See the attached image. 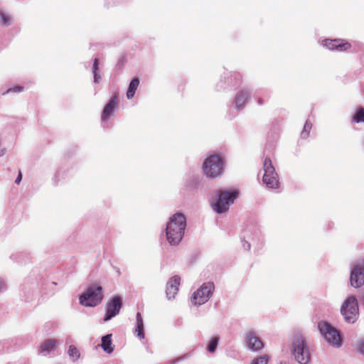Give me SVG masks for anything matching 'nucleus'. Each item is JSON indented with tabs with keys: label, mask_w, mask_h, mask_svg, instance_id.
<instances>
[{
	"label": "nucleus",
	"mask_w": 364,
	"mask_h": 364,
	"mask_svg": "<svg viewBox=\"0 0 364 364\" xmlns=\"http://www.w3.org/2000/svg\"><path fill=\"white\" fill-rule=\"evenodd\" d=\"M257 102L259 105H262L263 104V100L262 98H259L258 100H257Z\"/></svg>",
	"instance_id": "nucleus-33"
},
{
	"label": "nucleus",
	"mask_w": 364,
	"mask_h": 364,
	"mask_svg": "<svg viewBox=\"0 0 364 364\" xmlns=\"http://www.w3.org/2000/svg\"><path fill=\"white\" fill-rule=\"evenodd\" d=\"M214 289V284L212 282L203 284L192 296L191 301L194 305L205 304L210 297Z\"/></svg>",
	"instance_id": "nucleus-9"
},
{
	"label": "nucleus",
	"mask_w": 364,
	"mask_h": 364,
	"mask_svg": "<svg viewBox=\"0 0 364 364\" xmlns=\"http://www.w3.org/2000/svg\"><path fill=\"white\" fill-rule=\"evenodd\" d=\"M237 196V193L236 191H220L218 194V198L214 204L215 210L218 213L226 212Z\"/></svg>",
	"instance_id": "nucleus-8"
},
{
	"label": "nucleus",
	"mask_w": 364,
	"mask_h": 364,
	"mask_svg": "<svg viewBox=\"0 0 364 364\" xmlns=\"http://www.w3.org/2000/svg\"><path fill=\"white\" fill-rule=\"evenodd\" d=\"M318 327L328 343L336 347H339L341 345V337L336 329L326 322L319 323Z\"/></svg>",
	"instance_id": "nucleus-7"
},
{
	"label": "nucleus",
	"mask_w": 364,
	"mask_h": 364,
	"mask_svg": "<svg viewBox=\"0 0 364 364\" xmlns=\"http://www.w3.org/2000/svg\"><path fill=\"white\" fill-rule=\"evenodd\" d=\"M248 97L249 92L247 90H240L237 92L235 99L237 109H241L244 107Z\"/></svg>",
	"instance_id": "nucleus-17"
},
{
	"label": "nucleus",
	"mask_w": 364,
	"mask_h": 364,
	"mask_svg": "<svg viewBox=\"0 0 364 364\" xmlns=\"http://www.w3.org/2000/svg\"><path fill=\"white\" fill-rule=\"evenodd\" d=\"M264 176L262 178L263 183L269 188H279L278 175L275 171L274 166L269 158H266L263 164Z\"/></svg>",
	"instance_id": "nucleus-6"
},
{
	"label": "nucleus",
	"mask_w": 364,
	"mask_h": 364,
	"mask_svg": "<svg viewBox=\"0 0 364 364\" xmlns=\"http://www.w3.org/2000/svg\"><path fill=\"white\" fill-rule=\"evenodd\" d=\"M353 122L355 123H360L363 122L364 123V108L363 107H359L355 114L353 115L352 119Z\"/></svg>",
	"instance_id": "nucleus-22"
},
{
	"label": "nucleus",
	"mask_w": 364,
	"mask_h": 364,
	"mask_svg": "<svg viewBox=\"0 0 364 364\" xmlns=\"http://www.w3.org/2000/svg\"><path fill=\"white\" fill-rule=\"evenodd\" d=\"M139 85V79L138 77H134L132 79L127 91V97L128 99H131L134 96L135 92L137 90Z\"/></svg>",
	"instance_id": "nucleus-20"
},
{
	"label": "nucleus",
	"mask_w": 364,
	"mask_h": 364,
	"mask_svg": "<svg viewBox=\"0 0 364 364\" xmlns=\"http://www.w3.org/2000/svg\"><path fill=\"white\" fill-rule=\"evenodd\" d=\"M0 21L4 26H9L11 23L9 16L4 12H0Z\"/></svg>",
	"instance_id": "nucleus-27"
},
{
	"label": "nucleus",
	"mask_w": 364,
	"mask_h": 364,
	"mask_svg": "<svg viewBox=\"0 0 364 364\" xmlns=\"http://www.w3.org/2000/svg\"><path fill=\"white\" fill-rule=\"evenodd\" d=\"M223 166L222 157L217 154H213L204 161L203 171L207 177L216 178L222 174Z\"/></svg>",
	"instance_id": "nucleus-3"
},
{
	"label": "nucleus",
	"mask_w": 364,
	"mask_h": 364,
	"mask_svg": "<svg viewBox=\"0 0 364 364\" xmlns=\"http://www.w3.org/2000/svg\"><path fill=\"white\" fill-rule=\"evenodd\" d=\"M350 282L352 287L358 288L364 284V260L358 261L350 273Z\"/></svg>",
	"instance_id": "nucleus-10"
},
{
	"label": "nucleus",
	"mask_w": 364,
	"mask_h": 364,
	"mask_svg": "<svg viewBox=\"0 0 364 364\" xmlns=\"http://www.w3.org/2000/svg\"><path fill=\"white\" fill-rule=\"evenodd\" d=\"M21 179H22V173H21V171H19L18 175V176H17V178L16 179V183L17 184H18L21 181Z\"/></svg>",
	"instance_id": "nucleus-32"
},
{
	"label": "nucleus",
	"mask_w": 364,
	"mask_h": 364,
	"mask_svg": "<svg viewBox=\"0 0 364 364\" xmlns=\"http://www.w3.org/2000/svg\"><path fill=\"white\" fill-rule=\"evenodd\" d=\"M135 333L140 339L144 338L143 318L139 312L136 314V326Z\"/></svg>",
	"instance_id": "nucleus-18"
},
{
	"label": "nucleus",
	"mask_w": 364,
	"mask_h": 364,
	"mask_svg": "<svg viewBox=\"0 0 364 364\" xmlns=\"http://www.w3.org/2000/svg\"><path fill=\"white\" fill-rule=\"evenodd\" d=\"M23 90V87H21V86H16V87H14L12 89H9L7 92H11L12 91L14 92H21Z\"/></svg>",
	"instance_id": "nucleus-30"
},
{
	"label": "nucleus",
	"mask_w": 364,
	"mask_h": 364,
	"mask_svg": "<svg viewBox=\"0 0 364 364\" xmlns=\"http://www.w3.org/2000/svg\"><path fill=\"white\" fill-rule=\"evenodd\" d=\"M186 227V220L182 213L173 215L166 225V239L170 245H178L183 238Z\"/></svg>",
	"instance_id": "nucleus-1"
},
{
	"label": "nucleus",
	"mask_w": 364,
	"mask_h": 364,
	"mask_svg": "<svg viewBox=\"0 0 364 364\" xmlns=\"http://www.w3.org/2000/svg\"><path fill=\"white\" fill-rule=\"evenodd\" d=\"M58 343V341L57 339H46L41 343L40 346V351L41 353H50L56 348Z\"/></svg>",
	"instance_id": "nucleus-16"
},
{
	"label": "nucleus",
	"mask_w": 364,
	"mask_h": 364,
	"mask_svg": "<svg viewBox=\"0 0 364 364\" xmlns=\"http://www.w3.org/2000/svg\"><path fill=\"white\" fill-rule=\"evenodd\" d=\"M102 288L97 285H92L80 296V302L86 306H95L102 301Z\"/></svg>",
	"instance_id": "nucleus-4"
},
{
	"label": "nucleus",
	"mask_w": 364,
	"mask_h": 364,
	"mask_svg": "<svg viewBox=\"0 0 364 364\" xmlns=\"http://www.w3.org/2000/svg\"><path fill=\"white\" fill-rule=\"evenodd\" d=\"M291 353L299 363L306 364L310 360L311 355L306 342L299 333H295L293 337Z\"/></svg>",
	"instance_id": "nucleus-2"
},
{
	"label": "nucleus",
	"mask_w": 364,
	"mask_h": 364,
	"mask_svg": "<svg viewBox=\"0 0 364 364\" xmlns=\"http://www.w3.org/2000/svg\"><path fill=\"white\" fill-rule=\"evenodd\" d=\"M122 307V299L119 296H115L107 304L106 314L104 320L108 321L115 316L119 312Z\"/></svg>",
	"instance_id": "nucleus-12"
},
{
	"label": "nucleus",
	"mask_w": 364,
	"mask_h": 364,
	"mask_svg": "<svg viewBox=\"0 0 364 364\" xmlns=\"http://www.w3.org/2000/svg\"><path fill=\"white\" fill-rule=\"evenodd\" d=\"M246 339L248 348L254 351L259 350L264 347L262 341L252 332L247 333Z\"/></svg>",
	"instance_id": "nucleus-15"
},
{
	"label": "nucleus",
	"mask_w": 364,
	"mask_h": 364,
	"mask_svg": "<svg viewBox=\"0 0 364 364\" xmlns=\"http://www.w3.org/2000/svg\"><path fill=\"white\" fill-rule=\"evenodd\" d=\"M102 348L107 353H111L114 350L112 346V335L108 334L102 338Z\"/></svg>",
	"instance_id": "nucleus-19"
},
{
	"label": "nucleus",
	"mask_w": 364,
	"mask_h": 364,
	"mask_svg": "<svg viewBox=\"0 0 364 364\" xmlns=\"http://www.w3.org/2000/svg\"><path fill=\"white\" fill-rule=\"evenodd\" d=\"M350 282L352 287L358 288L364 284V260L358 261L350 273Z\"/></svg>",
	"instance_id": "nucleus-11"
},
{
	"label": "nucleus",
	"mask_w": 364,
	"mask_h": 364,
	"mask_svg": "<svg viewBox=\"0 0 364 364\" xmlns=\"http://www.w3.org/2000/svg\"><path fill=\"white\" fill-rule=\"evenodd\" d=\"M268 356L264 355L252 360L251 364H267Z\"/></svg>",
	"instance_id": "nucleus-28"
},
{
	"label": "nucleus",
	"mask_w": 364,
	"mask_h": 364,
	"mask_svg": "<svg viewBox=\"0 0 364 364\" xmlns=\"http://www.w3.org/2000/svg\"><path fill=\"white\" fill-rule=\"evenodd\" d=\"M341 313L346 321L355 323L359 314L358 304L356 298L353 296H348L341 308Z\"/></svg>",
	"instance_id": "nucleus-5"
},
{
	"label": "nucleus",
	"mask_w": 364,
	"mask_h": 364,
	"mask_svg": "<svg viewBox=\"0 0 364 364\" xmlns=\"http://www.w3.org/2000/svg\"><path fill=\"white\" fill-rule=\"evenodd\" d=\"M117 106L118 95L117 93H114L102 110V113L101 115L102 121H107L109 118V117L114 113Z\"/></svg>",
	"instance_id": "nucleus-13"
},
{
	"label": "nucleus",
	"mask_w": 364,
	"mask_h": 364,
	"mask_svg": "<svg viewBox=\"0 0 364 364\" xmlns=\"http://www.w3.org/2000/svg\"><path fill=\"white\" fill-rule=\"evenodd\" d=\"M358 350L362 353L364 354V341H361L359 343V346L358 347Z\"/></svg>",
	"instance_id": "nucleus-31"
},
{
	"label": "nucleus",
	"mask_w": 364,
	"mask_h": 364,
	"mask_svg": "<svg viewBox=\"0 0 364 364\" xmlns=\"http://www.w3.org/2000/svg\"><path fill=\"white\" fill-rule=\"evenodd\" d=\"M218 338L215 337V338H212V340L210 341V343L208 346V348H207L208 350L210 353L215 352V350L217 348V346H218Z\"/></svg>",
	"instance_id": "nucleus-25"
},
{
	"label": "nucleus",
	"mask_w": 364,
	"mask_h": 364,
	"mask_svg": "<svg viewBox=\"0 0 364 364\" xmlns=\"http://www.w3.org/2000/svg\"><path fill=\"white\" fill-rule=\"evenodd\" d=\"M99 71V60L97 58H95L93 63L92 72L94 74V80L95 82H98L100 76L98 73Z\"/></svg>",
	"instance_id": "nucleus-24"
},
{
	"label": "nucleus",
	"mask_w": 364,
	"mask_h": 364,
	"mask_svg": "<svg viewBox=\"0 0 364 364\" xmlns=\"http://www.w3.org/2000/svg\"><path fill=\"white\" fill-rule=\"evenodd\" d=\"M181 278L178 276L171 277L166 284V296L170 299H173L178 291Z\"/></svg>",
	"instance_id": "nucleus-14"
},
{
	"label": "nucleus",
	"mask_w": 364,
	"mask_h": 364,
	"mask_svg": "<svg viewBox=\"0 0 364 364\" xmlns=\"http://www.w3.org/2000/svg\"><path fill=\"white\" fill-rule=\"evenodd\" d=\"M311 124L306 122L305 124H304V130L303 132H301V136L303 138H306L309 135V130L311 129Z\"/></svg>",
	"instance_id": "nucleus-29"
},
{
	"label": "nucleus",
	"mask_w": 364,
	"mask_h": 364,
	"mask_svg": "<svg viewBox=\"0 0 364 364\" xmlns=\"http://www.w3.org/2000/svg\"><path fill=\"white\" fill-rule=\"evenodd\" d=\"M68 354L70 357L73 358L75 360L77 359L80 355L79 350L74 346H70L69 347Z\"/></svg>",
	"instance_id": "nucleus-26"
},
{
	"label": "nucleus",
	"mask_w": 364,
	"mask_h": 364,
	"mask_svg": "<svg viewBox=\"0 0 364 364\" xmlns=\"http://www.w3.org/2000/svg\"><path fill=\"white\" fill-rule=\"evenodd\" d=\"M337 43H339L337 41V39H325L322 41V45L323 46H326L329 50H336V45Z\"/></svg>",
	"instance_id": "nucleus-23"
},
{
	"label": "nucleus",
	"mask_w": 364,
	"mask_h": 364,
	"mask_svg": "<svg viewBox=\"0 0 364 364\" xmlns=\"http://www.w3.org/2000/svg\"><path fill=\"white\" fill-rule=\"evenodd\" d=\"M336 50L338 51H346L351 48V45L348 41L343 39H337Z\"/></svg>",
	"instance_id": "nucleus-21"
}]
</instances>
